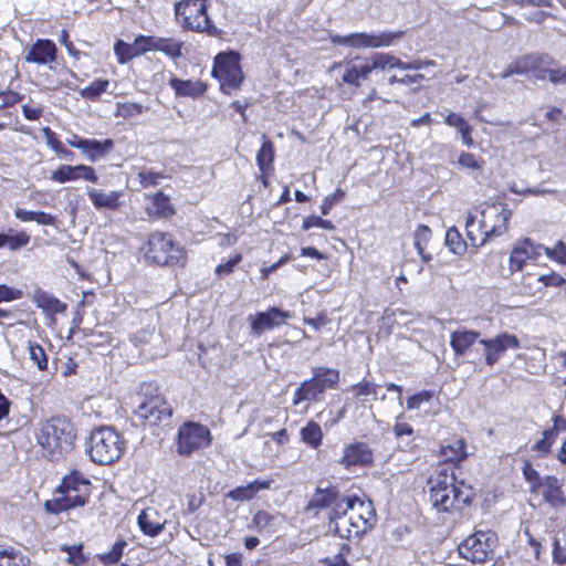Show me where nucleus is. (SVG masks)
<instances>
[{
	"mask_svg": "<svg viewBox=\"0 0 566 566\" xmlns=\"http://www.w3.org/2000/svg\"><path fill=\"white\" fill-rule=\"evenodd\" d=\"M402 32H380V33H350L347 35L331 34L332 43L345 45L354 49H377L390 46L397 39H400Z\"/></svg>",
	"mask_w": 566,
	"mask_h": 566,
	"instance_id": "nucleus-9",
	"label": "nucleus"
},
{
	"mask_svg": "<svg viewBox=\"0 0 566 566\" xmlns=\"http://www.w3.org/2000/svg\"><path fill=\"white\" fill-rule=\"evenodd\" d=\"M169 85L175 90L177 95L196 97L205 93L206 85L200 81H185L177 77L169 80Z\"/></svg>",
	"mask_w": 566,
	"mask_h": 566,
	"instance_id": "nucleus-32",
	"label": "nucleus"
},
{
	"mask_svg": "<svg viewBox=\"0 0 566 566\" xmlns=\"http://www.w3.org/2000/svg\"><path fill=\"white\" fill-rule=\"evenodd\" d=\"M0 566H30V559L19 551L0 546Z\"/></svg>",
	"mask_w": 566,
	"mask_h": 566,
	"instance_id": "nucleus-40",
	"label": "nucleus"
},
{
	"mask_svg": "<svg viewBox=\"0 0 566 566\" xmlns=\"http://www.w3.org/2000/svg\"><path fill=\"white\" fill-rule=\"evenodd\" d=\"M523 473L525 476V480L531 484V491L532 492H539L543 478L539 476V473L533 469L530 464H526L523 469Z\"/></svg>",
	"mask_w": 566,
	"mask_h": 566,
	"instance_id": "nucleus-59",
	"label": "nucleus"
},
{
	"mask_svg": "<svg viewBox=\"0 0 566 566\" xmlns=\"http://www.w3.org/2000/svg\"><path fill=\"white\" fill-rule=\"evenodd\" d=\"M212 75L220 82L222 92L231 94L243 82L240 56L235 52L219 53L214 59Z\"/></svg>",
	"mask_w": 566,
	"mask_h": 566,
	"instance_id": "nucleus-8",
	"label": "nucleus"
},
{
	"mask_svg": "<svg viewBox=\"0 0 566 566\" xmlns=\"http://www.w3.org/2000/svg\"><path fill=\"white\" fill-rule=\"evenodd\" d=\"M339 462L346 468L366 465L373 462V452L364 442L350 443L344 448V453Z\"/></svg>",
	"mask_w": 566,
	"mask_h": 566,
	"instance_id": "nucleus-20",
	"label": "nucleus"
},
{
	"mask_svg": "<svg viewBox=\"0 0 566 566\" xmlns=\"http://www.w3.org/2000/svg\"><path fill=\"white\" fill-rule=\"evenodd\" d=\"M50 179L59 184L74 181L76 179H83L93 184L98 182V176L95 169L86 165H61L52 171Z\"/></svg>",
	"mask_w": 566,
	"mask_h": 566,
	"instance_id": "nucleus-18",
	"label": "nucleus"
},
{
	"mask_svg": "<svg viewBox=\"0 0 566 566\" xmlns=\"http://www.w3.org/2000/svg\"><path fill=\"white\" fill-rule=\"evenodd\" d=\"M125 546H126V543L124 541L116 542L113 545L112 549L107 554L101 555V562L104 565H111V564L117 563L123 556Z\"/></svg>",
	"mask_w": 566,
	"mask_h": 566,
	"instance_id": "nucleus-54",
	"label": "nucleus"
},
{
	"mask_svg": "<svg viewBox=\"0 0 566 566\" xmlns=\"http://www.w3.org/2000/svg\"><path fill=\"white\" fill-rule=\"evenodd\" d=\"M311 228H323L333 230L334 226L329 220L322 219L318 216H311L303 221V229L310 230Z\"/></svg>",
	"mask_w": 566,
	"mask_h": 566,
	"instance_id": "nucleus-61",
	"label": "nucleus"
},
{
	"mask_svg": "<svg viewBox=\"0 0 566 566\" xmlns=\"http://www.w3.org/2000/svg\"><path fill=\"white\" fill-rule=\"evenodd\" d=\"M543 253L560 264H566V244L563 241H558L553 248L544 247Z\"/></svg>",
	"mask_w": 566,
	"mask_h": 566,
	"instance_id": "nucleus-56",
	"label": "nucleus"
},
{
	"mask_svg": "<svg viewBox=\"0 0 566 566\" xmlns=\"http://www.w3.org/2000/svg\"><path fill=\"white\" fill-rule=\"evenodd\" d=\"M42 134L46 140L48 146H50L56 153H67L62 143L56 138L55 133L50 127H44L42 129Z\"/></svg>",
	"mask_w": 566,
	"mask_h": 566,
	"instance_id": "nucleus-64",
	"label": "nucleus"
},
{
	"mask_svg": "<svg viewBox=\"0 0 566 566\" xmlns=\"http://www.w3.org/2000/svg\"><path fill=\"white\" fill-rule=\"evenodd\" d=\"M433 398V394L430 390H422L407 400V408L410 410L420 409L424 403H429Z\"/></svg>",
	"mask_w": 566,
	"mask_h": 566,
	"instance_id": "nucleus-57",
	"label": "nucleus"
},
{
	"mask_svg": "<svg viewBox=\"0 0 566 566\" xmlns=\"http://www.w3.org/2000/svg\"><path fill=\"white\" fill-rule=\"evenodd\" d=\"M125 448V441L112 427H101L91 432L86 451L97 464H111L117 461Z\"/></svg>",
	"mask_w": 566,
	"mask_h": 566,
	"instance_id": "nucleus-4",
	"label": "nucleus"
},
{
	"mask_svg": "<svg viewBox=\"0 0 566 566\" xmlns=\"http://www.w3.org/2000/svg\"><path fill=\"white\" fill-rule=\"evenodd\" d=\"M352 390L357 397L364 396H376L377 395V386L369 381H360L352 387Z\"/></svg>",
	"mask_w": 566,
	"mask_h": 566,
	"instance_id": "nucleus-62",
	"label": "nucleus"
},
{
	"mask_svg": "<svg viewBox=\"0 0 566 566\" xmlns=\"http://www.w3.org/2000/svg\"><path fill=\"white\" fill-rule=\"evenodd\" d=\"M313 379L325 391L328 388H334L339 381V371L328 367H313Z\"/></svg>",
	"mask_w": 566,
	"mask_h": 566,
	"instance_id": "nucleus-36",
	"label": "nucleus"
},
{
	"mask_svg": "<svg viewBox=\"0 0 566 566\" xmlns=\"http://www.w3.org/2000/svg\"><path fill=\"white\" fill-rule=\"evenodd\" d=\"M142 400L135 410L136 416L149 426L167 423L172 415V408L158 392L153 384H143Z\"/></svg>",
	"mask_w": 566,
	"mask_h": 566,
	"instance_id": "nucleus-6",
	"label": "nucleus"
},
{
	"mask_svg": "<svg viewBox=\"0 0 566 566\" xmlns=\"http://www.w3.org/2000/svg\"><path fill=\"white\" fill-rule=\"evenodd\" d=\"M208 2L209 0H181L175 3L176 22L184 30L217 36L219 30L207 13Z\"/></svg>",
	"mask_w": 566,
	"mask_h": 566,
	"instance_id": "nucleus-5",
	"label": "nucleus"
},
{
	"mask_svg": "<svg viewBox=\"0 0 566 566\" xmlns=\"http://www.w3.org/2000/svg\"><path fill=\"white\" fill-rule=\"evenodd\" d=\"M553 421L554 426L544 430L542 439L533 446V450L541 457H545L551 452V449L558 437L559 427H566V420L562 419L559 416H555Z\"/></svg>",
	"mask_w": 566,
	"mask_h": 566,
	"instance_id": "nucleus-26",
	"label": "nucleus"
},
{
	"mask_svg": "<svg viewBox=\"0 0 566 566\" xmlns=\"http://www.w3.org/2000/svg\"><path fill=\"white\" fill-rule=\"evenodd\" d=\"M87 196L96 209L115 210L119 207L120 191L105 192L101 189L91 188L87 190Z\"/></svg>",
	"mask_w": 566,
	"mask_h": 566,
	"instance_id": "nucleus-28",
	"label": "nucleus"
},
{
	"mask_svg": "<svg viewBox=\"0 0 566 566\" xmlns=\"http://www.w3.org/2000/svg\"><path fill=\"white\" fill-rule=\"evenodd\" d=\"M137 178L142 187L148 188L158 185L159 181L165 178V175L151 169H142L138 171Z\"/></svg>",
	"mask_w": 566,
	"mask_h": 566,
	"instance_id": "nucleus-52",
	"label": "nucleus"
},
{
	"mask_svg": "<svg viewBox=\"0 0 566 566\" xmlns=\"http://www.w3.org/2000/svg\"><path fill=\"white\" fill-rule=\"evenodd\" d=\"M27 348L30 360L39 368V370H46L49 359L44 348L31 340L28 342Z\"/></svg>",
	"mask_w": 566,
	"mask_h": 566,
	"instance_id": "nucleus-48",
	"label": "nucleus"
},
{
	"mask_svg": "<svg viewBox=\"0 0 566 566\" xmlns=\"http://www.w3.org/2000/svg\"><path fill=\"white\" fill-rule=\"evenodd\" d=\"M145 258L157 265H182L186 261L182 247L175 242L170 234L164 232H154L149 235Z\"/></svg>",
	"mask_w": 566,
	"mask_h": 566,
	"instance_id": "nucleus-7",
	"label": "nucleus"
},
{
	"mask_svg": "<svg viewBox=\"0 0 566 566\" xmlns=\"http://www.w3.org/2000/svg\"><path fill=\"white\" fill-rule=\"evenodd\" d=\"M543 250L544 245L535 243L528 238L518 241L510 253V271L513 273L523 271L528 262H535L542 256Z\"/></svg>",
	"mask_w": 566,
	"mask_h": 566,
	"instance_id": "nucleus-15",
	"label": "nucleus"
},
{
	"mask_svg": "<svg viewBox=\"0 0 566 566\" xmlns=\"http://www.w3.org/2000/svg\"><path fill=\"white\" fill-rule=\"evenodd\" d=\"M91 488V482L85 479L80 472L74 471L64 476L57 491H77L82 486Z\"/></svg>",
	"mask_w": 566,
	"mask_h": 566,
	"instance_id": "nucleus-46",
	"label": "nucleus"
},
{
	"mask_svg": "<svg viewBox=\"0 0 566 566\" xmlns=\"http://www.w3.org/2000/svg\"><path fill=\"white\" fill-rule=\"evenodd\" d=\"M446 245L454 254L462 255L467 251V242L462 239L455 227L449 228L446 233Z\"/></svg>",
	"mask_w": 566,
	"mask_h": 566,
	"instance_id": "nucleus-45",
	"label": "nucleus"
},
{
	"mask_svg": "<svg viewBox=\"0 0 566 566\" xmlns=\"http://www.w3.org/2000/svg\"><path fill=\"white\" fill-rule=\"evenodd\" d=\"M30 242V237L25 232H19L17 234L4 233V247L10 250H18L25 247Z\"/></svg>",
	"mask_w": 566,
	"mask_h": 566,
	"instance_id": "nucleus-55",
	"label": "nucleus"
},
{
	"mask_svg": "<svg viewBox=\"0 0 566 566\" xmlns=\"http://www.w3.org/2000/svg\"><path fill=\"white\" fill-rule=\"evenodd\" d=\"M480 344L484 346L485 364L489 366L496 364L506 350L520 347L518 338L509 333L499 334L490 339H480Z\"/></svg>",
	"mask_w": 566,
	"mask_h": 566,
	"instance_id": "nucleus-16",
	"label": "nucleus"
},
{
	"mask_svg": "<svg viewBox=\"0 0 566 566\" xmlns=\"http://www.w3.org/2000/svg\"><path fill=\"white\" fill-rule=\"evenodd\" d=\"M113 142L111 139H106L103 143L95 139H84V142L78 145V149L94 163L111 150Z\"/></svg>",
	"mask_w": 566,
	"mask_h": 566,
	"instance_id": "nucleus-34",
	"label": "nucleus"
},
{
	"mask_svg": "<svg viewBox=\"0 0 566 566\" xmlns=\"http://www.w3.org/2000/svg\"><path fill=\"white\" fill-rule=\"evenodd\" d=\"M273 483L272 479L269 480H254L253 482L243 485L238 486L233 490H231L227 496L234 500V501H250L252 500L260 491L262 490H269Z\"/></svg>",
	"mask_w": 566,
	"mask_h": 566,
	"instance_id": "nucleus-24",
	"label": "nucleus"
},
{
	"mask_svg": "<svg viewBox=\"0 0 566 566\" xmlns=\"http://www.w3.org/2000/svg\"><path fill=\"white\" fill-rule=\"evenodd\" d=\"M365 57L370 73L375 70L397 69L399 65V59L389 53L378 52Z\"/></svg>",
	"mask_w": 566,
	"mask_h": 566,
	"instance_id": "nucleus-39",
	"label": "nucleus"
},
{
	"mask_svg": "<svg viewBox=\"0 0 566 566\" xmlns=\"http://www.w3.org/2000/svg\"><path fill=\"white\" fill-rule=\"evenodd\" d=\"M284 516L280 513L259 511L254 514L252 523L259 533H274L283 524Z\"/></svg>",
	"mask_w": 566,
	"mask_h": 566,
	"instance_id": "nucleus-27",
	"label": "nucleus"
},
{
	"mask_svg": "<svg viewBox=\"0 0 566 566\" xmlns=\"http://www.w3.org/2000/svg\"><path fill=\"white\" fill-rule=\"evenodd\" d=\"M301 437L305 443L316 449L322 443L323 431L317 422L310 421L301 429Z\"/></svg>",
	"mask_w": 566,
	"mask_h": 566,
	"instance_id": "nucleus-42",
	"label": "nucleus"
},
{
	"mask_svg": "<svg viewBox=\"0 0 566 566\" xmlns=\"http://www.w3.org/2000/svg\"><path fill=\"white\" fill-rule=\"evenodd\" d=\"M329 71H339L342 83L356 87L360 86L361 81L368 80L370 74L366 57L361 55L335 62Z\"/></svg>",
	"mask_w": 566,
	"mask_h": 566,
	"instance_id": "nucleus-12",
	"label": "nucleus"
},
{
	"mask_svg": "<svg viewBox=\"0 0 566 566\" xmlns=\"http://www.w3.org/2000/svg\"><path fill=\"white\" fill-rule=\"evenodd\" d=\"M184 43L171 38L158 36L156 51H159L172 60H177L182 55Z\"/></svg>",
	"mask_w": 566,
	"mask_h": 566,
	"instance_id": "nucleus-41",
	"label": "nucleus"
},
{
	"mask_svg": "<svg viewBox=\"0 0 566 566\" xmlns=\"http://www.w3.org/2000/svg\"><path fill=\"white\" fill-rule=\"evenodd\" d=\"M512 211L502 206H491L481 212L480 227L484 228L489 239L503 235L507 231V222Z\"/></svg>",
	"mask_w": 566,
	"mask_h": 566,
	"instance_id": "nucleus-14",
	"label": "nucleus"
},
{
	"mask_svg": "<svg viewBox=\"0 0 566 566\" xmlns=\"http://www.w3.org/2000/svg\"><path fill=\"white\" fill-rule=\"evenodd\" d=\"M539 78H547L553 85H566V65L559 64L552 55Z\"/></svg>",
	"mask_w": 566,
	"mask_h": 566,
	"instance_id": "nucleus-37",
	"label": "nucleus"
},
{
	"mask_svg": "<svg viewBox=\"0 0 566 566\" xmlns=\"http://www.w3.org/2000/svg\"><path fill=\"white\" fill-rule=\"evenodd\" d=\"M551 55L546 53L542 54H527L515 60V64L520 74H526L530 72H536L538 75H543L544 67L549 63Z\"/></svg>",
	"mask_w": 566,
	"mask_h": 566,
	"instance_id": "nucleus-25",
	"label": "nucleus"
},
{
	"mask_svg": "<svg viewBox=\"0 0 566 566\" xmlns=\"http://www.w3.org/2000/svg\"><path fill=\"white\" fill-rule=\"evenodd\" d=\"M142 532L149 536H157L164 530L165 522L160 518L154 507H147L142 511L137 518Z\"/></svg>",
	"mask_w": 566,
	"mask_h": 566,
	"instance_id": "nucleus-22",
	"label": "nucleus"
},
{
	"mask_svg": "<svg viewBox=\"0 0 566 566\" xmlns=\"http://www.w3.org/2000/svg\"><path fill=\"white\" fill-rule=\"evenodd\" d=\"M430 238H431V230L429 227H427L424 224H420L417 227V229L415 231V243L413 244H415V248L417 249L419 255L421 256V259L426 262L431 259L430 255H427L423 253L424 247L429 242Z\"/></svg>",
	"mask_w": 566,
	"mask_h": 566,
	"instance_id": "nucleus-47",
	"label": "nucleus"
},
{
	"mask_svg": "<svg viewBox=\"0 0 566 566\" xmlns=\"http://www.w3.org/2000/svg\"><path fill=\"white\" fill-rule=\"evenodd\" d=\"M38 307L42 308L49 314H59L66 311V304L61 302L52 294L42 290H36L32 297Z\"/></svg>",
	"mask_w": 566,
	"mask_h": 566,
	"instance_id": "nucleus-31",
	"label": "nucleus"
},
{
	"mask_svg": "<svg viewBox=\"0 0 566 566\" xmlns=\"http://www.w3.org/2000/svg\"><path fill=\"white\" fill-rule=\"evenodd\" d=\"M324 390L313 378L303 381L295 390L293 405H300L303 401H319Z\"/></svg>",
	"mask_w": 566,
	"mask_h": 566,
	"instance_id": "nucleus-29",
	"label": "nucleus"
},
{
	"mask_svg": "<svg viewBox=\"0 0 566 566\" xmlns=\"http://www.w3.org/2000/svg\"><path fill=\"white\" fill-rule=\"evenodd\" d=\"M174 212L169 203V198L163 192H158L150 198L147 206V213L151 218L168 217Z\"/></svg>",
	"mask_w": 566,
	"mask_h": 566,
	"instance_id": "nucleus-38",
	"label": "nucleus"
},
{
	"mask_svg": "<svg viewBox=\"0 0 566 566\" xmlns=\"http://www.w3.org/2000/svg\"><path fill=\"white\" fill-rule=\"evenodd\" d=\"M494 542L493 534L476 532L459 545V554L471 563H485L493 552Z\"/></svg>",
	"mask_w": 566,
	"mask_h": 566,
	"instance_id": "nucleus-11",
	"label": "nucleus"
},
{
	"mask_svg": "<svg viewBox=\"0 0 566 566\" xmlns=\"http://www.w3.org/2000/svg\"><path fill=\"white\" fill-rule=\"evenodd\" d=\"M458 164L464 168L472 171L481 170L482 169V163L470 153H462L460 154L458 158Z\"/></svg>",
	"mask_w": 566,
	"mask_h": 566,
	"instance_id": "nucleus-60",
	"label": "nucleus"
},
{
	"mask_svg": "<svg viewBox=\"0 0 566 566\" xmlns=\"http://www.w3.org/2000/svg\"><path fill=\"white\" fill-rule=\"evenodd\" d=\"M56 45L51 40L39 39L25 52L28 63L48 65L56 60Z\"/></svg>",
	"mask_w": 566,
	"mask_h": 566,
	"instance_id": "nucleus-19",
	"label": "nucleus"
},
{
	"mask_svg": "<svg viewBox=\"0 0 566 566\" xmlns=\"http://www.w3.org/2000/svg\"><path fill=\"white\" fill-rule=\"evenodd\" d=\"M61 495L53 501H46L44 506L50 513L57 514L70 509L84 506L88 501L91 488L82 486L77 491H57Z\"/></svg>",
	"mask_w": 566,
	"mask_h": 566,
	"instance_id": "nucleus-17",
	"label": "nucleus"
},
{
	"mask_svg": "<svg viewBox=\"0 0 566 566\" xmlns=\"http://www.w3.org/2000/svg\"><path fill=\"white\" fill-rule=\"evenodd\" d=\"M467 237L474 248H480L490 241L489 235L484 234L485 229L480 227V219L475 216L468 214L465 219Z\"/></svg>",
	"mask_w": 566,
	"mask_h": 566,
	"instance_id": "nucleus-33",
	"label": "nucleus"
},
{
	"mask_svg": "<svg viewBox=\"0 0 566 566\" xmlns=\"http://www.w3.org/2000/svg\"><path fill=\"white\" fill-rule=\"evenodd\" d=\"M114 51L118 57L119 63H125L138 56L134 42L132 44H128L119 40L115 43Z\"/></svg>",
	"mask_w": 566,
	"mask_h": 566,
	"instance_id": "nucleus-51",
	"label": "nucleus"
},
{
	"mask_svg": "<svg viewBox=\"0 0 566 566\" xmlns=\"http://www.w3.org/2000/svg\"><path fill=\"white\" fill-rule=\"evenodd\" d=\"M108 85V80H95L81 91V95L84 98L96 99L101 94L107 91Z\"/></svg>",
	"mask_w": 566,
	"mask_h": 566,
	"instance_id": "nucleus-50",
	"label": "nucleus"
},
{
	"mask_svg": "<svg viewBox=\"0 0 566 566\" xmlns=\"http://www.w3.org/2000/svg\"><path fill=\"white\" fill-rule=\"evenodd\" d=\"M541 489L544 500L551 506L555 509L566 507V497L556 476L546 475L543 478Z\"/></svg>",
	"mask_w": 566,
	"mask_h": 566,
	"instance_id": "nucleus-21",
	"label": "nucleus"
},
{
	"mask_svg": "<svg viewBox=\"0 0 566 566\" xmlns=\"http://www.w3.org/2000/svg\"><path fill=\"white\" fill-rule=\"evenodd\" d=\"M465 448L467 444L463 439H452L441 446L440 457L446 462L459 463L468 455Z\"/></svg>",
	"mask_w": 566,
	"mask_h": 566,
	"instance_id": "nucleus-30",
	"label": "nucleus"
},
{
	"mask_svg": "<svg viewBox=\"0 0 566 566\" xmlns=\"http://www.w3.org/2000/svg\"><path fill=\"white\" fill-rule=\"evenodd\" d=\"M444 123L448 126L458 129V132L461 134V138L464 145H467L468 147H471L473 145V139L471 136L472 127L463 118L462 115L451 112L444 116Z\"/></svg>",
	"mask_w": 566,
	"mask_h": 566,
	"instance_id": "nucleus-35",
	"label": "nucleus"
},
{
	"mask_svg": "<svg viewBox=\"0 0 566 566\" xmlns=\"http://www.w3.org/2000/svg\"><path fill=\"white\" fill-rule=\"evenodd\" d=\"M323 509H331L329 527L342 538L359 537L376 521L371 501L343 495L335 488H317L305 510L317 514Z\"/></svg>",
	"mask_w": 566,
	"mask_h": 566,
	"instance_id": "nucleus-1",
	"label": "nucleus"
},
{
	"mask_svg": "<svg viewBox=\"0 0 566 566\" xmlns=\"http://www.w3.org/2000/svg\"><path fill=\"white\" fill-rule=\"evenodd\" d=\"M82 545L62 546V551L67 553L66 563L73 566H81L84 563Z\"/></svg>",
	"mask_w": 566,
	"mask_h": 566,
	"instance_id": "nucleus-58",
	"label": "nucleus"
},
{
	"mask_svg": "<svg viewBox=\"0 0 566 566\" xmlns=\"http://www.w3.org/2000/svg\"><path fill=\"white\" fill-rule=\"evenodd\" d=\"M542 285L538 274L526 273L522 276L520 284V293L527 296H535L541 294Z\"/></svg>",
	"mask_w": 566,
	"mask_h": 566,
	"instance_id": "nucleus-44",
	"label": "nucleus"
},
{
	"mask_svg": "<svg viewBox=\"0 0 566 566\" xmlns=\"http://www.w3.org/2000/svg\"><path fill=\"white\" fill-rule=\"evenodd\" d=\"M158 36L138 35L135 38V49L138 56L150 51H156Z\"/></svg>",
	"mask_w": 566,
	"mask_h": 566,
	"instance_id": "nucleus-53",
	"label": "nucleus"
},
{
	"mask_svg": "<svg viewBox=\"0 0 566 566\" xmlns=\"http://www.w3.org/2000/svg\"><path fill=\"white\" fill-rule=\"evenodd\" d=\"M479 337V332L458 329L451 334L450 346L457 356H463L476 343Z\"/></svg>",
	"mask_w": 566,
	"mask_h": 566,
	"instance_id": "nucleus-23",
	"label": "nucleus"
},
{
	"mask_svg": "<svg viewBox=\"0 0 566 566\" xmlns=\"http://www.w3.org/2000/svg\"><path fill=\"white\" fill-rule=\"evenodd\" d=\"M34 436L43 454L50 460L57 461L73 450L76 429L69 418L53 416L38 423Z\"/></svg>",
	"mask_w": 566,
	"mask_h": 566,
	"instance_id": "nucleus-3",
	"label": "nucleus"
},
{
	"mask_svg": "<svg viewBox=\"0 0 566 566\" xmlns=\"http://www.w3.org/2000/svg\"><path fill=\"white\" fill-rule=\"evenodd\" d=\"M291 317L292 314L290 312L279 307H270L265 312L250 315L248 321L250 323L251 335L253 337H260L264 332L282 326Z\"/></svg>",
	"mask_w": 566,
	"mask_h": 566,
	"instance_id": "nucleus-13",
	"label": "nucleus"
},
{
	"mask_svg": "<svg viewBox=\"0 0 566 566\" xmlns=\"http://www.w3.org/2000/svg\"><path fill=\"white\" fill-rule=\"evenodd\" d=\"M210 430L197 422H186L178 430L177 452L180 455H190L197 450L210 444Z\"/></svg>",
	"mask_w": 566,
	"mask_h": 566,
	"instance_id": "nucleus-10",
	"label": "nucleus"
},
{
	"mask_svg": "<svg viewBox=\"0 0 566 566\" xmlns=\"http://www.w3.org/2000/svg\"><path fill=\"white\" fill-rule=\"evenodd\" d=\"M538 277L542 285V291L546 286H560L562 284L566 283V280L556 272L538 274Z\"/></svg>",
	"mask_w": 566,
	"mask_h": 566,
	"instance_id": "nucleus-63",
	"label": "nucleus"
},
{
	"mask_svg": "<svg viewBox=\"0 0 566 566\" xmlns=\"http://www.w3.org/2000/svg\"><path fill=\"white\" fill-rule=\"evenodd\" d=\"M263 138L264 142L256 155V163L259 169L262 172H266L269 169L272 168V163L274 159V147L273 143L270 139L265 138V136H263Z\"/></svg>",
	"mask_w": 566,
	"mask_h": 566,
	"instance_id": "nucleus-43",
	"label": "nucleus"
},
{
	"mask_svg": "<svg viewBox=\"0 0 566 566\" xmlns=\"http://www.w3.org/2000/svg\"><path fill=\"white\" fill-rule=\"evenodd\" d=\"M429 497L438 512H458L469 505L471 489L457 483L454 471L440 467L428 480Z\"/></svg>",
	"mask_w": 566,
	"mask_h": 566,
	"instance_id": "nucleus-2",
	"label": "nucleus"
},
{
	"mask_svg": "<svg viewBox=\"0 0 566 566\" xmlns=\"http://www.w3.org/2000/svg\"><path fill=\"white\" fill-rule=\"evenodd\" d=\"M145 111H148L147 106L135 102H125L117 104L116 115L124 118H130L143 114Z\"/></svg>",
	"mask_w": 566,
	"mask_h": 566,
	"instance_id": "nucleus-49",
	"label": "nucleus"
}]
</instances>
